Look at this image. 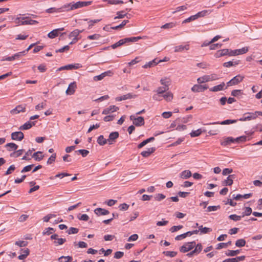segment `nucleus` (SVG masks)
<instances>
[{"label":"nucleus","instance_id":"423d86ee","mask_svg":"<svg viewBox=\"0 0 262 262\" xmlns=\"http://www.w3.org/2000/svg\"><path fill=\"white\" fill-rule=\"evenodd\" d=\"M113 75V72L108 70L107 71L104 72L99 75L94 76L93 78V80L95 81H98L102 80L106 76H112Z\"/></svg>","mask_w":262,"mask_h":262},{"label":"nucleus","instance_id":"bb28decb","mask_svg":"<svg viewBox=\"0 0 262 262\" xmlns=\"http://www.w3.org/2000/svg\"><path fill=\"white\" fill-rule=\"evenodd\" d=\"M252 195V193H249L245 194L244 195L239 194L236 195L235 196H234V195H233V199H235V200H239L242 198L245 199H249Z\"/></svg>","mask_w":262,"mask_h":262},{"label":"nucleus","instance_id":"c756f323","mask_svg":"<svg viewBox=\"0 0 262 262\" xmlns=\"http://www.w3.org/2000/svg\"><path fill=\"white\" fill-rule=\"evenodd\" d=\"M82 66L80 63H75L68 64L65 66L66 70H70L72 69H78L81 68Z\"/></svg>","mask_w":262,"mask_h":262},{"label":"nucleus","instance_id":"72a5a7b5","mask_svg":"<svg viewBox=\"0 0 262 262\" xmlns=\"http://www.w3.org/2000/svg\"><path fill=\"white\" fill-rule=\"evenodd\" d=\"M27 19V20H26L24 21H21L20 25H33L37 24L38 23V22L35 20L28 19Z\"/></svg>","mask_w":262,"mask_h":262},{"label":"nucleus","instance_id":"338daca9","mask_svg":"<svg viewBox=\"0 0 262 262\" xmlns=\"http://www.w3.org/2000/svg\"><path fill=\"white\" fill-rule=\"evenodd\" d=\"M56 157V154H52L51 156V157L48 159V160L47 161V164H51L52 163H53L55 160Z\"/></svg>","mask_w":262,"mask_h":262},{"label":"nucleus","instance_id":"c9c22d12","mask_svg":"<svg viewBox=\"0 0 262 262\" xmlns=\"http://www.w3.org/2000/svg\"><path fill=\"white\" fill-rule=\"evenodd\" d=\"M162 96L166 101H171L173 99V94L170 92H167L163 95Z\"/></svg>","mask_w":262,"mask_h":262},{"label":"nucleus","instance_id":"c85d7f7f","mask_svg":"<svg viewBox=\"0 0 262 262\" xmlns=\"http://www.w3.org/2000/svg\"><path fill=\"white\" fill-rule=\"evenodd\" d=\"M212 12V10H204L202 11H200L196 14V15L198 18L204 17L207 15L210 14Z\"/></svg>","mask_w":262,"mask_h":262},{"label":"nucleus","instance_id":"052dcab7","mask_svg":"<svg viewBox=\"0 0 262 262\" xmlns=\"http://www.w3.org/2000/svg\"><path fill=\"white\" fill-rule=\"evenodd\" d=\"M28 242L24 241H16L15 243V244L19 247H25L27 246L28 245Z\"/></svg>","mask_w":262,"mask_h":262},{"label":"nucleus","instance_id":"9d476101","mask_svg":"<svg viewBox=\"0 0 262 262\" xmlns=\"http://www.w3.org/2000/svg\"><path fill=\"white\" fill-rule=\"evenodd\" d=\"M137 95L136 94H133L132 93H128L125 95H123L120 97H117L115 98L116 101H121L122 100H125L128 99L135 98L137 97Z\"/></svg>","mask_w":262,"mask_h":262},{"label":"nucleus","instance_id":"4be33fe9","mask_svg":"<svg viewBox=\"0 0 262 262\" xmlns=\"http://www.w3.org/2000/svg\"><path fill=\"white\" fill-rule=\"evenodd\" d=\"M191 176V172L189 170H184L180 174V178L183 179H188Z\"/></svg>","mask_w":262,"mask_h":262},{"label":"nucleus","instance_id":"0eeeda50","mask_svg":"<svg viewBox=\"0 0 262 262\" xmlns=\"http://www.w3.org/2000/svg\"><path fill=\"white\" fill-rule=\"evenodd\" d=\"M248 51V47H243L240 49H236L234 50H231L230 55L233 56H236L238 55H242L246 53Z\"/></svg>","mask_w":262,"mask_h":262},{"label":"nucleus","instance_id":"e433bc0d","mask_svg":"<svg viewBox=\"0 0 262 262\" xmlns=\"http://www.w3.org/2000/svg\"><path fill=\"white\" fill-rule=\"evenodd\" d=\"M197 81L199 83H203L209 81L208 75H205L204 76L198 78L197 79Z\"/></svg>","mask_w":262,"mask_h":262},{"label":"nucleus","instance_id":"412c9836","mask_svg":"<svg viewBox=\"0 0 262 262\" xmlns=\"http://www.w3.org/2000/svg\"><path fill=\"white\" fill-rule=\"evenodd\" d=\"M232 143H233V138L231 137H228L225 138L224 139V141L221 142V144L222 146H226L230 145Z\"/></svg>","mask_w":262,"mask_h":262},{"label":"nucleus","instance_id":"aec40b11","mask_svg":"<svg viewBox=\"0 0 262 262\" xmlns=\"http://www.w3.org/2000/svg\"><path fill=\"white\" fill-rule=\"evenodd\" d=\"M25 106L21 105L17 106L15 108L11 111V113L13 114H16L20 112H24L25 111Z\"/></svg>","mask_w":262,"mask_h":262},{"label":"nucleus","instance_id":"de8ad7c7","mask_svg":"<svg viewBox=\"0 0 262 262\" xmlns=\"http://www.w3.org/2000/svg\"><path fill=\"white\" fill-rule=\"evenodd\" d=\"M175 26H176V23L171 22V23H166L165 25L162 26L161 28L164 29H167L173 28Z\"/></svg>","mask_w":262,"mask_h":262},{"label":"nucleus","instance_id":"4468645a","mask_svg":"<svg viewBox=\"0 0 262 262\" xmlns=\"http://www.w3.org/2000/svg\"><path fill=\"white\" fill-rule=\"evenodd\" d=\"M51 238L52 239H55V244H57L59 245H62L66 241V239L65 238H59L58 235L56 234L52 235L51 236Z\"/></svg>","mask_w":262,"mask_h":262},{"label":"nucleus","instance_id":"39448f33","mask_svg":"<svg viewBox=\"0 0 262 262\" xmlns=\"http://www.w3.org/2000/svg\"><path fill=\"white\" fill-rule=\"evenodd\" d=\"M256 119V114L252 112H247L244 114V116L238 119L240 121H249Z\"/></svg>","mask_w":262,"mask_h":262},{"label":"nucleus","instance_id":"bf43d9fd","mask_svg":"<svg viewBox=\"0 0 262 262\" xmlns=\"http://www.w3.org/2000/svg\"><path fill=\"white\" fill-rule=\"evenodd\" d=\"M242 94L243 93L241 90H234L231 92V95L234 97H238Z\"/></svg>","mask_w":262,"mask_h":262},{"label":"nucleus","instance_id":"7c9ffc66","mask_svg":"<svg viewBox=\"0 0 262 262\" xmlns=\"http://www.w3.org/2000/svg\"><path fill=\"white\" fill-rule=\"evenodd\" d=\"M5 147L7 148L8 151L15 150L18 148V145L14 143H9L6 144Z\"/></svg>","mask_w":262,"mask_h":262},{"label":"nucleus","instance_id":"c03bdc74","mask_svg":"<svg viewBox=\"0 0 262 262\" xmlns=\"http://www.w3.org/2000/svg\"><path fill=\"white\" fill-rule=\"evenodd\" d=\"M246 244V241L244 239H239L235 242V246L238 247H244Z\"/></svg>","mask_w":262,"mask_h":262},{"label":"nucleus","instance_id":"f8f14e48","mask_svg":"<svg viewBox=\"0 0 262 262\" xmlns=\"http://www.w3.org/2000/svg\"><path fill=\"white\" fill-rule=\"evenodd\" d=\"M11 138L13 140L21 141L24 138V134L21 132H13L11 135Z\"/></svg>","mask_w":262,"mask_h":262},{"label":"nucleus","instance_id":"f03ea898","mask_svg":"<svg viewBox=\"0 0 262 262\" xmlns=\"http://www.w3.org/2000/svg\"><path fill=\"white\" fill-rule=\"evenodd\" d=\"M130 119L133 121V124L136 126H141L144 124V119L143 117H136L135 115H131Z\"/></svg>","mask_w":262,"mask_h":262},{"label":"nucleus","instance_id":"a211bd4d","mask_svg":"<svg viewBox=\"0 0 262 262\" xmlns=\"http://www.w3.org/2000/svg\"><path fill=\"white\" fill-rule=\"evenodd\" d=\"M174 52H180L184 50H188L189 49V45L188 44H187L185 46L180 45L176 46L174 48Z\"/></svg>","mask_w":262,"mask_h":262},{"label":"nucleus","instance_id":"3c124183","mask_svg":"<svg viewBox=\"0 0 262 262\" xmlns=\"http://www.w3.org/2000/svg\"><path fill=\"white\" fill-rule=\"evenodd\" d=\"M160 82L161 84L164 85V87L168 88L170 81L168 78H165L161 79L160 80Z\"/></svg>","mask_w":262,"mask_h":262},{"label":"nucleus","instance_id":"2f4dec72","mask_svg":"<svg viewBox=\"0 0 262 262\" xmlns=\"http://www.w3.org/2000/svg\"><path fill=\"white\" fill-rule=\"evenodd\" d=\"M83 30H79L78 29H75L72 32H71L69 35V37L70 38H79L78 36L80 33H81Z\"/></svg>","mask_w":262,"mask_h":262},{"label":"nucleus","instance_id":"ddd939ff","mask_svg":"<svg viewBox=\"0 0 262 262\" xmlns=\"http://www.w3.org/2000/svg\"><path fill=\"white\" fill-rule=\"evenodd\" d=\"M76 89V83L75 82H73L69 85L68 88L67 90L66 93L67 95H73L75 93Z\"/></svg>","mask_w":262,"mask_h":262},{"label":"nucleus","instance_id":"a19ab883","mask_svg":"<svg viewBox=\"0 0 262 262\" xmlns=\"http://www.w3.org/2000/svg\"><path fill=\"white\" fill-rule=\"evenodd\" d=\"M143 38V37L137 36V37L125 38V39H126V43H127V42H136V41H138L139 39H141Z\"/></svg>","mask_w":262,"mask_h":262},{"label":"nucleus","instance_id":"37998d69","mask_svg":"<svg viewBox=\"0 0 262 262\" xmlns=\"http://www.w3.org/2000/svg\"><path fill=\"white\" fill-rule=\"evenodd\" d=\"M72 3H70L69 4H67L64 5H63L62 7H60V8H62V10H64V11H70L73 10V9L71 8L72 7Z\"/></svg>","mask_w":262,"mask_h":262},{"label":"nucleus","instance_id":"473e14b6","mask_svg":"<svg viewBox=\"0 0 262 262\" xmlns=\"http://www.w3.org/2000/svg\"><path fill=\"white\" fill-rule=\"evenodd\" d=\"M44 156L42 155V152L41 151H37L33 154L32 155V157L35 159V160L39 161L41 160Z\"/></svg>","mask_w":262,"mask_h":262},{"label":"nucleus","instance_id":"1a4fd4ad","mask_svg":"<svg viewBox=\"0 0 262 262\" xmlns=\"http://www.w3.org/2000/svg\"><path fill=\"white\" fill-rule=\"evenodd\" d=\"M208 88V86L206 84H195L192 87L191 91L193 92H203L205 90H207Z\"/></svg>","mask_w":262,"mask_h":262},{"label":"nucleus","instance_id":"603ef678","mask_svg":"<svg viewBox=\"0 0 262 262\" xmlns=\"http://www.w3.org/2000/svg\"><path fill=\"white\" fill-rule=\"evenodd\" d=\"M168 89L169 88L160 86L158 88V89L156 90V92L158 94H162L165 92L167 90H168Z\"/></svg>","mask_w":262,"mask_h":262},{"label":"nucleus","instance_id":"b1692460","mask_svg":"<svg viewBox=\"0 0 262 262\" xmlns=\"http://www.w3.org/2000/svg\"><path fill=\"white\" fill-rule=\"evenodd\" d=\"M94 212L98 215H106L109 213V211L108 210L101 208H96Z\"/></svg>","mask_w":262,"mask_h":262},{"label":"nucleus","instance_id":"774afa93","mask_svg":"<svg viewBox=\"0 0 262 262\" xmlns=\"http://www.w3.org/2000/svg\"><path fill=\"white\" fill-rule=\"evenodd\" d=\"M15 169V166L14 165H11L7 169L5 173V175H8L12 173V172Z\"/></svg>","mask_w":262,"mask_h":262},{"label":"nucleus","instance_id":"4c0bfd02","mask_svg":"<svg viewBox=\"0 0 262 262\" xmlns=\"http://www.w3.org/2000/svg\"><path fill=\"white\" fill-rule=\"evenodd\" d=\"M239 63V61H229L224 63L223 66L226 68H229L233 66L237 65Z\"/></svg>","mask_w":262,"mask_h":262},{"label":"nucleus","instance_id":"ea45409f","mask_svg":"<svg viewBox=\"0 0 262 262\" xmlns=\"http://www.w3.org/2000/svg\"><path fill=\"white\" fill-rule=\"evenodd\" d=\"M199 230L201 234H206L212 231L211 228L208 227H203V226L199 227Z\"/></svg>","mask_w":262,"mask_h":262},{"label":"nucleus","instance_id":"f3484780","mask_svg":"<svg viewBox=\"0 0 262 262\" xmlns=\"http://www.w3.org/2000/svg\"><path fill=\"white\" fill-rule=\"evenodd\" d=\"M35 125V122H30L28 121L26 123H25L23 125L20 126L19 128L20 130H26L29 129L30 128L32 127V126H34Z\"/></svg>","mask_w":262,"mask_h":262},{"label":"nucleus","instance_id":"0e129e2a","mask_svg":"<svg viewBox=\"0 0 262 262\" xmlns=\"http://www.w3.org/2000/svg\"><path fill=\"white\" fill-rule=\"evenodd\" d=\"M196 19H198V17H197L196 14H195L194 15H192V16H190L188 18H186V19L183 20V24L189 23V22H190L191 21L194 20H195Z\"/></svg>","mask_w":262,"mask_h":262},{"label":"nucleus","instance_id":"6e6552de","mask_svg":"<svg viewBox=\"0 0 262 262\" xmlns=\"http://www.w3.org/2000/svg\"><path fill=\"white\" fill-rule=\"evenodd\" d=\"M231 52V50L228 49H225L219 50L215 54V56L216 58H219L225 55H228L229 56H232L230 54Z\"/></svg>","mask_w":262,"mask_h":262},{"label":"nucleus","instance_id":"13d9d810","mask_svg":"<svg viewBox=\"0 0 262 262\" xmlns=\"http://www.w3.org/2000/svg\"><path fill=\"white\" fill-rule=\"evenodd\" d=\"M155 199L157 201H161L166 198V196L162 193H158L155 195Z\"/></svg>","mask_w":262,"mask_h":262},{"label":"nucleus","instance_id":"a18cd8bd","mask_svg":"<svg viewBox=\"0 0 262 262\" xmlns=\"http://www.w3.org/2000/svg\"><path fill=\"white\" fill-rule=\"evenodd\" d=\"M58 35V32H57V30L54 29L49 32L48 34V37L50 38H54Z\"/></svg>","mask_w":262,"mask_h":262},{"label":"nucleus","instance_id":"6ab92c4d","mask_svg":"<svg viewBox=\"0 0 262 262\" xmlns=\"http://www.w3.org/2000/svg\"><path fill=\"white\" fill-rule=\"evenodd\" d=\"M245 259V256H237L235 258H227L223 261V262H239L244 260Z\"/></svg>","mask_w":262,"mask_h":262},{"label":"nucleus","instance_id":"58836bf2","mask_svg":"<svg viewBox=\"0 0 262 262\" xmlns=\"http://www.w3.org/2000/svg\"><path fill=\"white\" fill-rule=\"evenodd\" d=\"M23 151H24V149H19V150H17L16 151L12 152L10 154V157H14V158L18 157L23 154Z\"/></svg>","mask_w":262,"mask_h":262},{"label":"nucleus","instance_id":"5701e85b","mask_svg":"<svg viewBox=\"0 0 262 262\" xmlns=\"http://www.w3.org/2000/svg\"><path fill=\"white\" fill-rule=\"evenodd\" d=\"M237 122V120H230V119H228V120H226L225 121H223L221 122H212V123H208V124H222V125H226V124H230L231 123H236Z\"/></svg>","mask_w":262,"mask_h":262},{"label":"nucleus","instance_id":"680f3d73","mask_svg":"<svg viewBox=\"0 0 262 262\" xmlns=\"http://www.w3.org/2000/svg\"><path fill=\"white\" fill-rule=\"evenodd\" d=\"M33 150H34V149H32V150L29 149V150H28L26 152L25 155L21 158V160H30V158H29L28 156L31 155L32 151Z\"/></svg>","mask_w":262,"mask_h":262},{"label":"nucleus","instance_id":"69168bd1","mask_svg":"<svg viewBox=\"0 0 262 262\" xmlns=\"http://www.w3.org/2000/svg\"><path fill=\"white\" fill-rule=\"evenodd\" d=\"M182 228V225L173 226L172 227H171V228L170 229V231L171 232L173 233L181 229Z\"/></svg>","mask_w":262,"mask_h":262},{"label":"nucleus","instance_id":"4d7b16f0","mask_svg":"<svg viewBox=\"0 0 262 262\" xmlns=\"http://www.w3.org/2000/svg\"><path fill=\"white\" fill-rule=\"evenodd\" d=\"M62 259H64L63 262H69L72 259V257L70 256H62L58 258L59 262H63L62 261Z\"/></svg>","mask_w":262,"mask_h":262},{"label":"nucleus","instance_id":"393cba45","mask_svg":"<svg viewBox=\"0 0 262 262\" xmlns=\"http://www.w3.org/2000/svg\"><path fill=\"white\" fill-rule=\"evenodd\" d=\"M155 147L149 148L147 150L141 152V155L144 157H148L155 151Z\"/></svg>","mask_w":262,"mask_h":262},{"label":"nucleus","instance_id":"09e8293b","mask_svg":"<svg viewBox=\"0 0 262 262\" xmlns=\"http://www.w3.org/2000/svg\"><path fill=\"white\" fill-rule=\"evenodd\" d=\"M240 252V250H228V252L226 253L227 256H234L237 255Z\"/></svg>","mask_w":262,"mask_h":262},{"label":"nucleus","instance_id":"f257e3e1","mask_svg":"<svg viewBox=\"0 0 262 262\" xmlns=\"http://www.w3.org/2000/svg\"><path fill=\"white\" fill-rule=\"evenodd\" d=\"M195 246L194 241L185 243L181 247L180 250L181 252L185 253L192 249Z\"/></svg>","mask_w":262,"mask_h":262},{"label":"nucleus","instance_id":"20e7f679","mask_svg":"<svg viewBox=\"0 0 262 262\" xmlns=\"http://www.w3.org/2000/svg\"><path fill=\"white\" fill-rule=\"evenodd\" d=\"M244 79V77L238 75L234 77L232 79H231L227 83V86H230L234 85H236L238 84L240 82H241Z\"/></svg>","mask_w":262,"mask_h":262},{"label":"nucleus","instance_id":"a878e982","mask_svg":"<svg viewBox=\"0 0 262 262\" xmlns=\"http://www.w3.org/2000/svg\"><path fill=\"white\" fill-rule=\"evenodd\" d=\"M225 83L222 82L220 84L214 86L209 89L210 91L211 92H218L222 91L224 89V87L225 86Z\"/></svg>","mask_w":262,"mask_h":262},{"label":"nucleus","instance_id":"49530a36","mask_svg":"<svg viewBox=\"0 0 262 262\" xmlns=\"http://www.w3.org/2000/svg\"><path fill=\"white\" fill-rule=\"evenodd\" d=\"M127 13H124L123 11H118L117 12V16L114 17V19L123 18L126 16Z\"/></svg>","mask_w":262,"mask_h":262},{"label":"nucleus","instance_id":"2eb2a0df","mask_svg":"<svg viewBox=\"0 0 262 262\" xmlns=\"http://www.w3.org/2000/svg\"><path fill=\"white\" fill-rule=\"evenodd\" d=\"M119 110V108L115 105H111L108 107L103 110L102 114L107 115L111 113L117 111Z\"/></svg>","mask_w":262,"mask_h":262},{"label":"nucleus","instance_id":"8fccbe9b","mask_svg":"<svg viewBox=\"0 0 262 262\" xmlns=\"http://www.w3.org/2000/svg\"><path fill=\"white\" fill-rule=\"evenodd\" d=\"M202 132V131L201 129H198L196 130L192 131L190 133V135L191 137H195L199 136L201 134Z\"/></svg>","mask_w":262,"mask_h":262},{"label":"nucleus","instance_id":"7ed1b4c3","mask_svg":"<svg viewBox=\"0 0 262 262\" xmlns=\"http://www.w3.org/2000/svg\"><path fill=\"white\" fill-rule=\"evenodd\" d=\"M72 7L71 8L73 9V10L82 8L83 7L88 6L89 5H90L92 4L91 1H88V2H77L76 3L72 2Z\"/></svg>","mask_w":262,"mask_h":262},{"label":"nucleus","instance_id":"6e6d98bb","mask_svg":"<svg viewBox=\"0 0 262 262\" xmlns=\"http://www.w3.org/2000/svg\"><path fill=\"white\" fill-rule=\"evenodd\" d=\"M243 217L242 215H237L236 214H231L229 215V218L234 221H238L241 220Z\"/></svg>","mask_w":262,"mask_h":262},{"label":"nucleus","instance_id":"79ce46f5","mask_svg":"<svg viewBox=\"0 0 262 262\" xmlns=\"http://www.w3.org/2000/svg\"><path fill=\"white\" fill-rule=\"evenodd\" d=\"M187 8V7L186 5H183V6L178 7L174 11L172 12V13L175 14L177 12H181V11H183L186 10Z\"/></svg>","mask_w":262,"mask_h":262},{"label":"nucleus","instance_id":"cd10ccee","mask_svg":"<svg viewBox=\"0 0 262 262\" xmlns=\"http://www.w3.org/2000/svg\"><path fill=\"white\" fill-rule=\"evenodd\" d=\"M64 10H62V8H56L55 7L50 8L47 9L46 10V12L48 13H60L64 12Z\"/></svg>","mask_w":262,"mask_h":262},{"label":"nucleus","instance_id":"e2e57ef3","mask_svg":"<svg viewBox=\"0 0 262 262\" xmlns=\"http://www.w3.org/2000/svg\"><path fill=\"white\" fill-rule=\"evenodd\" d=\"M163 254L166 256L173 257L177 254V252L175 251H164Z\"/></svg>","mask_w":262,"mask_h":262},{"label":"nucleus","instance_id":"864d4df0","mask_svg":"<svg viewBox=\"0 0 262 262\" xmlns=\"http://www.w3.org/2000/svg\"><path fill=\"white\" fill-rule=\"evenodd\" d=\"M252 213V210L251 208L249 207H245V210L244 212L242 213V216L244 217L245 215H250Z\"/></svg>","mask_w":262,"mask_h":262},{"label":"nucleus","instance_id":"dca6fc26","mask_svg":"<svg viewBox=\"0 0 262 262\" xmlns=\"http://www.w3.org/2000/svg\"><path fill=\"white\" fill-rule=\"evenodd\" d=\"M236 176L235 174L229 175L226 180H224L223 182V185L225 186H231L233 182V179L235 178Z\"/></svg>","mask_w":262,"mask_h":262},{"label":"nucleus","instance_id":"9b49d317","mask_svg":"<svg viewBox=\"0 0 262 262\" xmlns=\"http://www.w3.org/2000/svg\"><path fill=\"white\" fill-rule=\"evenodd\" d=\"M119 134L117 132H114L111 133L107 139L108 144L111 145L116 142V139L119 137Z\"/></svg>","mask_w":262,"mask_h":262},{"label":"nucleus","instance_id":"f704fd0d","mask_svg":"<svg viewBox=\"0 0 262 262\" xmlns=\"http://www.w3.org/2000/svg\"><path fill=\"white\" fill-rule=\"evenodd\" d=\"M107 142L108 140L105 139L103 135L99 136L97 139V142L101 146L105 145Z\"/></svg>","mask_w":262,"mask_h":262},{"label":"nucleus","instance_id":"5fc2aeb1","mask_svg":"<svg viewBox=\"0 0 262 262\" xmlns=\"http://www.w3.org/2000/svg\"><path fill=\"white\" fill-rule=\"evenodd\" d=\"M127 23H128V20H124L122 22V23L121 24L118 25V26H115V27H111V28H112L113 29H114V30H117L118 29L122 28L125 25H126V24Z\"/></svg>","mask_w":262,"mask_h":262}]
</instances>
